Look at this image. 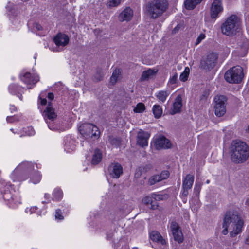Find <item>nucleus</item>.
<instances>
[{"label": "nucleus", "instance_id": "50", "mask_svg": "<svg viewBox=\"0 0 249 249\" xmlns=\"http://www.w3.org/2000/svg\"><path fill=\"white\" fill-rule=\"evenodd\" d=\"M47 97L49 100H53L54 99V95L53 93L49 92L48 93Z\"/></svg>", "mask_w": 249, "mask_h": 249}, {"label": "nucleus", "instance_id": "29", "mask_svg": "<svg viewBox=\"0 0 249 249\" xmlns=\"http://www.w3.org/2000/svg\"><path fill=\"white\" fill-rule=\"evenodd\" d=\"M168 95L169 93L167 91L162 90L159 92L158 94L156 95V97L159 101L164 102Z\"/></svg>", "mask_w": 249, "mask_h": 249}, {"label": "nucleus", "instance_id": "9", "mask_svg": "<svg viewBox=\"0 0 249 249\" xmlns=\"http://www.w3.org/2000/svg\"><path fill=\"white\" fill-rule=\"evenodd\" d=\"M170 229L174 240L179 243H182L183 236L178 224L176 221H172L171 223Z\"/></svg>", "mask_w": 249, "mask_h": 249}, {"label": "nucleus", "instance_id": "14", "mask_svg": "<svg viewBox=\"0 0 249 249\" xmlns=\"http://www.w3.org/2000/svg\"><path fill=\"white\" fill-rule=\"evenodd\" d=\"M133 15V11L130 7H126L123 10L118 17V20L120 22L129 21Z\"/></svg>", "mask_w": 249, "mask_h": 249}, {"label": "nucleus", "instance_id": "49", "mask_svg": "<svg viewBox=\"0 0 249 249\" xmlns=\"http://www.w3.org/2000/svg\"><path fill=\"white\" fill-rule=\"evenodd\" d=\"M180 26L179 25H178L172 31L173 34L177 33L178 30L180 29Z\"/></svg>", "mask_w": 249, "mask_h": 249}, {"label": "nucleus", "instance_id": "6", "mask_svg": "<svg viewBox=\"0 0 249 249\" xmlns=\"http://www.w3.org/2000/svg\"><path fill=\"white\" fill-rule=\"evenodd\" d=\"M244 77L243 70L241 67H233L227 71L224 75L226 81L230 83H239Z\"/></svg>", "mask_w": 249, "mask_h": 249}, {"label": "nucleus", "instance_id": "53", "mask_svg": "<svg viewBox=\"0 0 249 249\" xmlns=\"http://www.w3.org/2000/svg\"><path fill=\"white\" fill-rule=\"evenodd\" d=\"M47 104V100L46 99H43L41 100V104L42 105H45Z\"/></svg>", "mask_w": 249, "mask_h": 249}, {"label": "nucleus", "instance_id": "45", "mask_svg": "<svg viewBox=\"0 0 249 249\" xmlns=\"http://www.w3.org/2000/svg\"><path fill=\"white\" fill-rule=\"evenodd\" d=\"M142 174L143 173L139 167L136 170V172L135 173V178H140V177L142 176Z\"/></svg>", "mask_w": 249, "mask_h": 249}, {"label": "nucleus", "instance_id": "57", "mask_svg": "<svg viewBox=\"0 0 249 249\" xmlns=\"http://www.w3.org/2000/svg\"><path fill=\"white\" fill-rule=\"evenodd\" d=\"M246 131L248 133H249V124L248 125V127L246 129Z\"/></svg>", "mask_w": 249, "mask_h": 249}, {"label": "nucleus", "instance_id": "7", "mask_svg": "<svg viewBox=\"0 0 249 249\" xmlns=\"http://www.w3.org/2000/svg\"><path fill=\"white\" fill-rule=\"evenodd\" d=\"M78 131L82 136L86 138L89 137L98 138L100 134L99 128L90 123L82 124L79 127Z\"/></svg>", "mask_w": 249, "mask_h": 249}, {"label": "nucleus", "instance_id": "33", "mask_svg": "<svg viewBox=\"0 0 249 249\" xmlns=\"http://www.w3.org/2000/svg\"><path fill=\"white\" fill-rule=\"evenodd\" d=\"M103 76L104 74L101 68H97L96 69V72L94 74V79L97 81H100L103 79Z\"/></svg>", "mask_w": 249, "mask_h": 249}, {"label": "nucleus", "instance_id": "5", "mask_svg": "<svg viewBox=\"0 0 249 249\" xmlns=\"http://www.w3.org/2000/svg\"><path fill=\"white\" fill-rule=\"evenodd\" d=\"M218 54L213 52H209L207 54L202 57L199 68L206 71H210L217 64Z\"/></svg>", "mask_w": 249, "mask_h": 249}, {"label": "nucleus", "instance_id": "34", "mask_svg": "<svg viewBox=\"0 0 249 249\" xmlns=\"http://www.w3.org/2000/svg\"><path fill=\"white\" fill-rule=\"evenodd\" d=\"M145 109V105L142 103H139L134 109V111L136 113L142 112Z\"/></svg>", "mask_w": 249, "mask_h": 249}, {"label": "nucleus", "instance_id": "17", "mask_svg": "<svg viewBox=\"0 0 249 249\" xmlns=\"http://www.w3.org/2000/svg\"><path fill=\"white\" fill-rule=\"evenodd\" d=\"M21 79L27 84H35L39 80V78L37 75H32L30 72H26Z\"/></svg>", "mask_w": 249, "mask_h": 249}, {"label": "nucleus", "instance_id": "22", "mask_svg": "<svg viewBox=\"0 0 249 249\" xmlns=\"http://www.w3.org/2000/svg\"><path fill=\"white\" fill-rule=\"evenodd\" d=\"M151 239L154 241L165 245L166 244V241L162 236L157 231H152L150 234Z\"/></svg>", "mask_w": 249, "mask_h": 249}, {"label": "nucleus", "instance_id": "24", "mask_svg": "<svg viewBox=\"0 0 249 249\" xmlns=\"http://www.w3.org/2000/svg\"><path fill=\"white\" fill-rule=\"evenodd\" d=\"M102 159V153L101 151L98 148H96L92 156L91 162V164L93 165H97L101 161Z\"/></svg>", "mask_w": 249, "mask_h": 249}, {"label": "nucleus", "instance_id": "40", "mask_svg": "<svg viewBox=\"0 0 249 249\" xmlns=\"http://www.w3.org/2000/svg\"><path fill=\"white\" fill-rule=\"evenodd\" d=\"M152 197L155 199V201H160L163 199V196L160 194H152Z\"/></svg>", "mask_w": 249, "mask_h": 249}, {"label": "nucleus", "instance_id": "47", "mask_svg": "<svg viewBox=\"0 0 249 249\" xmlns=\"http://www.w3.org/2000/svg\"><path fill=\"white\" fill-rule=\"evenodd\" d=\"M151 204V209L153 210H155L158 208V203L156 201H152V203H150Z\"/></svg>", "mask_w": 249, "mask_h": 249}, {"label": "nucleus", "instance_id": "28", "mask_svg": "<svg viewBox=\"0 0 249 249\" xmlns=\"http://www.w3.org/2000/svg\"><path fill=\"white\" fill-rule=\"evenodd\" d=\"M108 142L115 147H119L121 143V140L119 138H115L112 136H109Z\"/></svg>", "mask_w": 249, "mask_h": 249}, {"label": "nucleus", "instance_id": "39", "mask_svg": "<svg viewBox=\"0 0 249 249\" xmlns=\"http://www.w3.org/2000/svg\"><path fill=\"white\" fill-rule=\"evenodd\" d=\"M142 202L146 205L152 203L153 198L152 196H146L142 199Z\"/></svg>", "mask_w": 249, "mask_h": 249}, {"label": "nucleus", "instance_id": "36", "mask_svg": "<svg viewBox=\"0 0 249 249\" xmlns=\"http://www.w3.org/2000/svg\"><path fill=\"white\" fill-rule=\"evenodd\" d=\"M141 170L142 171L143 174L146 173L147 172L149 171L152 168V166L150 164H146L144 166H142L139 167Z\"/></svg>", "mask_w": 249, "mask_h": 249}, {"label": "nucleus", "instance_id": "48", "mask_svg": "<svg viewBox=\"0 0 249 249\" xmlns=\"http://www.w3.org/2000/svg\"><path fill=\"white\" fill-rule=\"evenodd\" d=\"M183 188V192L182 193V195L183 196L186 197L188 194V190L189 189H186L185 188Z\"/></svg>", "mask_w": 249, "mask_h": 249}, {"label": "nucleus", "instance_id": "23", "mask_svg": "<svg viewBox=\"0 0 249 249\" xmlns=\"http://www.w3.org/2000/svg\"><path fill=\"white\" fill-rule=\"evenodd\" d=\"M238 43L241 49V55L244 56L247 53L249 48V40L246 38H243L242 39L241 42Z\"/></svg>", "mask_w": 249, "mask_h": 249}, {"label": "nucleus", "instance_id": "3", "mask_svg": "<svg viewBox=\"0 0 249 249\" xmlns=\"http://www.w3.org/2000/svg\"><path fill=\"white\" fill-rule=\"evenodd\" d=\"M166 0H155L148 1L144 6L145 14L151 19L160 17L168 8Z\"/></svg>", "mask_w": 249, "mask_h": 249}, {"label": "nucleus", "instance_id": "2", "mask_svg": "<svg viewBox=\"0 0 249 249\" xmlns=\"http://www.w3.org/2000/svg\"><path fill=\"white\" fill-rule=\"evenodd\" d=\"M231 159L236 164L245 162L249 157V147L247 144L239 140H233L229 147Z\"/></svg>", "mask_w": 249, "mask_h": 249}, {"label": "nucleus", "instance_id": "12", "mask_svg": "<svg viewBox=\"0 0 249 249\" xmlns=\"http://www.w3.org/2000/svg\"><path fill=\"white\" fill-rule=\"evenodd\" d=\"M169 176V172L167 170L162 171L160 175L152 176L149 178L148 184L151 186L156 183L167 179Z\"/></svg>", "mask_w": 249, "mask_h": 249}, {"label": "nucleus", "instance_id": "1", "mask_svg": "<svg viewBox=\"0 0 249 249\" xmlns=\"http://www.w3.org/2000/svg\"><path fill=\"white\" fill-rule=\"evenodd\" d=\"M244 225L243 220L241 219L238 213L236 211H229L225 213L223 222V228L224 229L222 233L226 235L228 228H232V231L230 232L231 237H235L237 234L242 232V229Z\"/></svg>", "mask_w": 249, "mask_h": 249}, {"label": "nucleus", "instance_id": "19", "mask_svg": "<svg viewBox=\"0 0 249 249\" xmlns=\"http://www.w3.org/2000/svg\"><path fill=\"white\" fill-rule=\"evenodd\" d=\"M182 106V98L180 95H178L173 104V109L171 112V114L174 115L180 112Z\"/></svg>", "mask_w": 249, "mask_h": 249}, {"label": "nucleus", "instance_id": "31", "mask_svg": "<svg viewBox=\"0 0 249 249\" xmlns=\"http://www.w3.org/2000/svg\"><path fill=\"white\" fill-rule=\"evenodd\" d=\"M31 181L33 183L36 184L39 182L41 179V176L38 171H35L31 177Z\"/></svg>", "mask_w": 249, "mask_h": 249}, {"label": "nucleus", "instance_id": "56", "mask_svg": "<svg viewBox=\"0 0 249 249\" xmlns=\"http://www.w3.org/2000/svg\"><path fill=\"white\" fill-rule=\"evenodd\" d=\"M6 195H7V193H4V195H3V198L4 199H7V200H8V198L6 196Z\"/></svg>", "mask_w": 249, "mask_h": 249}, {"label": "nucleus", "instance_id": "11", "mask_svg": "<svg viewBox=\"0 0 249 249\" xmlns=\"http://www.w3.org/2000/svg\"><path fill=\"white\" fill-rule=\"evenodd\" d=\"M108 170L109 175L113 178H118L123 174V167L118 163H111Z\"/></svg>", "mask_w": 249, "mask_h": 249}, {"label": "nucleus", "instance_id": "58", "mask_svg": "<svg viewBox=\"0 0 249 249\" xmlns=\"http://www.w3.org/2000/svg\"><path fill=\"white\" fill-rule=\"evenodd\" d=\"M246 203L249 206V198L246 200Z\"/></svg>", "mask_w": 249, "mask_h": 249}, {"label": "nucleus", "instance_id": "25", "mask_svg": "<svg viewBox=\"0 0 249 249\" xmlns=\"http://www.w3.org/2000/svg\"><path fill=\"white\" fill-rule=\"evenodd\" d=\"M193 183L194 176L190 174H188L186 176L183 181L182 188H185L186 189H190L192 187Z\"/></svg>", "mask_w": 249, "mask_h": 249}, {"label": "nucleus", "instance_id": "55", "mask_svg": "<svg viewBox=\"0 0 249 249\" xmlns=\"http://www.w3.org/2000/svg\"><path fill=\"white\" fill-rule=\"evenodd\" d=\"M10 109L12 111H15L16 110V107L15 106H11Z\"/></svg>", "mask_w": 249, "mask_h": 249}, {"label": "nucleus", "instance_id": "35", "mask_svg": "<svg viewBox=\"0 0 249 249\" xmlns=\"http://www.w3.org/2000/svg\"><path fill=\"white\" fill-rule=\"evenodd\" d=\"M19 88V87L15 85H10L9 87V89L11 90V92L13 93H15L16 94H17L19 98L21 99L22 94H20L19 92H17V90H18Z\"/></svg>", "mask_w": 249, "mask_h": 249}, {"label": "nucleus", "instance_id": "30", "mask_svg": "<svg viewBox=\"0 0 249 249\" xmlns=\"http://www.w3.org/2000/svg\"><path fill=\"white\" fill-rule=\"evenodd\" d=\"M121 74V71L119 69H116L113 72L112 75L110 77V81L113 84L116 82L118 77Z\"/></svg>", "mask_w": 249, "mask_h": 249}, {"label": "nucleus", "instance_id": "51", "mask_svg": "<svg viewBox=\"0 0 249 249\" xmlns=\"http://www.w3.org/2000/svg\"><path fill=\"white\" fill-rule=\"evenodd\" d=\"M35 27L36 29L38 31L41 30L42 29V26L38 23L36 24Z\"/></svg>", "mask_w": 249, "mask_h": 249}, {"label": "nucleus", "instance_id": "63", "mask_svg": "<svg viewBox=\"0 0 249 249\" xmlns=\"http://www.w3.org/2000/svg\"><path fill=\"white\" fill-rule=\"evenodd\" d=\"M132 249H138L137 248H133Z\"/></svg>", "mask_w": 249, "mask_h": 249}, {"label": "nucleus", "instance_id": "18", "mask_svg": "<svg viewBox=\"0 0 249 249\" xmlns=\"http://www.w3.org/2000/svg\"><path fill=\"white\" fill-rule=\"evenodd\" d=\"M50 105L51 104L49 103L46 109L44 110L43 115L46 120L48 119L53 121L56 118L57 115L55 113L54 109L50 107Z\"/></svg>", "mask_w": 249, "mask_h": 249}, {"label": "nucleus", "instance_id": "16", "mask_svg": "<svg viewBox=\"0 0 249 249\" xmlns=\"http://www.w3.org/2000/svg\"><path fill=\"white\" fill-rule=\"evenodd\" d=\"M53 41L57 46H65L69 43V37L67 35L59 33L54 37Z\"/></svg>", "mask_w": 249, "mask_h": 249}, {"label": "nucleus", "instance_id": "46", "mask_svg": "<svg viewBox=\"0 0 249 249\" xmlns=\"http://www.w3.org/2000/svg\"><path fill=\"white\" fill-rule=\"evenodd\" d=\"M205 37V36L203 34H201L199 36L197 37L196 40V44L197 45L199 44L202 40H203Z\"/></svg>", "mask_w": 249, "mask_h": 249}, {"label": "nucleus", "instance_id": "15", "mask_svg": "<svg viewBox=\"0 0 249 249\" xmlns=\"http://www.w3.org/2000/svg\"><path fill=\"white\" fill-rule=\"evenodd\" d=\"M171 145L169 140L164 136L156 139L155 142V145L157 149L169 148L171 147Z\"/></svg>", "mask_w": 249, "mask_h": 249}, {"label": "nucleus", "instance_id": "37", "mask_svg": "<svg viewBox=\"0 0 249 249\" xmlns=\"http://www.w3.org/2000/svg\"><path fill=\"white\" fill-rule=\"evenodd\" d=\"M202 186V183L200 182H196L194 187V193L196 195L199 194Z\"/></svg>", "mask_w": 249, "mask_h": 249}, {"label": "nucleus", "instance_id": "4", "mask_svg": "<svg viewBox=\"0 0 249 249\" xmlns=\"http://www.w3.org/2000/svg\"><path fill=\"white\" fill-rule=\"evenodd\" d=\"M239 28L240 20L235 15L230 16L221 26L222 33L227 36L235 34Z\"/></svg>", "mask_w": 249, "mask_h": 249}, {"label": "nucleus", "instance_id": "42", "mask_svg": "<svg viewBox=\"0 0 249 249\" xmlns=\"http://www.w3.org/2000/svg\"><path fill=\"white\" fill-rule=\"evenodd\" d=\"M178 74L177 73H175L174 75L170 79L169 83L170 84H176L177 81Z\"/></svg>", "mask_w": 249, "mask_h": 249}, {"label": "nucleus", "instance_id": "61", "mask_svg": "<svg viewBox=\"0 0 249 249\" xmlns=\"http://www.w3.org/2000/svg\"><path fill=\"white\" fill-rule=\"evenodd\" d=\"M209 182H210V180H207L206 181V183H207V184L209 183Z\"/></svg>", "mask_w": 249, "mask_h": 249}, {"label": "nucleus", "instance_id": "20", "mask_svg": "<svg viewBox=\"0 0 249 249\" xmlns=\"http://www.w3.org/2000/svg\"><path fill=\"white\" fill-rule=\"evenodd\" d=\"M33 168V165L31 163L23 162L19 165L12 173L13 176L16 175L19 171H30Z\"/></svg>", "mask_w": 249, "mask_h": 249}, {"label": "nucleus", "instance_id": "52", "mask_svg": "<svg viewBox=\"0 0 249 249\" xmlns=\"http://www.w3.org/2000/svg\"><path fill=\"white\" fill-rule=\"evenodd\" d=\"M6 120H7V122H8L9 123L13 122V118L11 116L7 117L6 118Z\"/></svg>", "mask_w": 249, "mask_h": 249}, {"label": "nucleus", "instance_id": "27", "mask_svg": "<svg viewBox=\"0 0 249 249\" xmlns=\"http://www.w3.org/2000/svg\"><path fill=\"white\" fill-rule=\"evenodd\" d=\"M154 116L156 118H159L162 114V109L159 105H155L152 108Z\"/></svg>", "mask_w": 249, "mask_h": 249}, {"label": "nucleus", "instance_id": "41", "mask_svg": "<svg viewBox=\"0 0 249 249\" xmlns=\"http://www.w3.org/2000/svg\"><path fill=\"white\" fill-rule=\"evenodd\" d=\"M55 218L59 220H62L64 218L63 216L62 215L61 211L60 209L56 210L55 212Z\"/></svg>", "mask_w": 249, "mask_h": 249}, {"label": "nucleus", "instance_id": "10", "mask_svg": "<svg viewBox=\"0 0 249 249\" xmlns=\"http://www.w3.org/2000/svg\"><path fill=\"white\" fill-rule=\"evenodd\" d=\"M223 10L221 0H214L210 8L211 18L212 19H216Z\"/></svg>", "mask_w": 249, "mask_h": 249}, {"label": "nucleus", "instance_id": "13", "mask_svg": "<svg viewBox=\"0 0 249 249\" xmlns=\"http://www.w3.org/2000/svg\"><path fill=\"white\" fill-rule=\"evenodd\" d=\"M149 137V133L141 129L137 133V144L142 147L147 146Z\"/></svg>", "mask_w": 249, "mask_h": 249}, {"label": "nucleus", "instance_id": "54", "mask_svg": "<svg viewBox=\"0 0 249 249\" xmlns=\"http://www.w3.org/2000/svg\"><path fill=\"white\" fill-rule=\"evenodd\" d=\"M36 209H37V207H35L30 208V211H31V213H32L33 212H35Z\"/></svg>", "mask_w": 249, "mask_h": 249}, {"label": "nucleus", "instance_id": "38", "mask_svg": "<svg viewBox=\"0 0 249 249\" xmlns=\"http://www.w3.org/2000/svg\"><path fill=\"white\" fill-rule=\"evenodd\" d=\"M53 196L55 200H59L62 197V191L59 189L55 190L53 193Z\"/></svg>", "mask_w": 249, "mask_h": 249}, {"label": "nucleus", "instance_id": "26", "mask_svg": "<svg viewBox=\"0 0 249 249\" xmlns=\"http://www.w3.org/2000/svg\"><path fill=\"white\" fill-rule=\"evenodd\" d=\"M203 0H186L184 2L185 7L187 10L194 9L196 5L200 3Z\"/></svg>", "mask_w": 249, "mask_h": 249}, {"label": "nucleus", "instance_id": "21", "mask_svg": "<svg viewBox=\"0 0 249 249\" xmlns=\"http://www.w3.org/2000/svg\"><path fill=\"white\" fill-rule=\"evenodd\" d=\"M158 72V70L155 69H149L142 72L140 78L141 81H145L153 77Z\"/></svg>", "mask_w": 249, "mask_h": 249}, {"label": "nucleus", "instance_id": "59", "mask_svg": "<svg viewBox=\"0 0 249 249\" xmlns=\"http://www.w3.org/2000/svg\"><path fill=\"white\" fill-rule=\"evenodd\" d=\"M18 179L19 180H24V179H25V178H21L20 177H18Z\"/></svg>", "mask_w": 249, "mask_h": 249}, {"label": "nucleus", "instance_id": "44", "mask_svg": "<svg viewBox=\"0 0 249 249\" xmlns=\"http://www.w3.org/2000/svg\"><path fill=\"white\" fill-rule=\"evenodd\" d=\"M209 95V92L208 91H204L203 92L202 95L200 96V100L201 101H205L207 99L208 96Z\"/></svg>", "mask_w": 249, "mask_h": 249}, {"label": "nucleus", "instance_id": "8", "mask_svg": "<svg viewBox=\"0 0 249 249\" xmlns=\"http://www.w3.org/2000/svg\"><path fill=\"white\" fill-rule=\"evenodd\" d=\"M214 112L216 116H223L226 111V103L227 99L224 95H217L214 98Z\"/></svg>", "mask_w": 249, "mask_h": 249}, {"label": "nucleus", "instance_id": "62", "mask_svg": "<svg viewBox=\"0 0 249 249\" xmlns=\"http://www.w3.org/2000/svg\"><path fill=\"white\" fill-rule=\"evenodd\" d=\"M42 203H44V204H45V203H46L47 202H45V201H43V202H42Z\"/></svg>", "mask_w": 249, "mask_h": 249}, {"label": "nucleus", "instance_id": "60", "mask_svg": "<svg viewBox=\"0 0 249 249\" xmlns=\"http://www.w3.org/2000/svg\"><path fill=\"white\" fill-rule=\"evenodd\" d=\"M48 196H49L48 194H45V198H48Z\"/></svg>", "mask_w": 249, "mask_h": 249}, {"label": "nucleus", "instance_id": "32", "mask_svg": "<svg viewBox=\"0 0 249 249\" xmlns=\"http://www.w3.org/2000/svg\"><path fill=\"white\" fill-rule=\"evenodd\" d=\"M189 72L190 69L188 67H186L185 68L184 71L180 75V80L183 82L186 81L189 76Z\"/></svg>", "mask_w": 249, "mask_h": 249}, {"label": "nucleus", "instance_id": "43", "mask_svg": "<svg viewBox=\"0 0 249 249\" xmlns=\"http://www.w3.org/2000/svg\"><path fill=\"white\" fill-rule=\"evenodd\" d=\"M121 0H111L109 2V6L115 7L118 6L121 2Z\"/></svg>", "mask_w": 249, "mask_h": 249}]
</instances>
